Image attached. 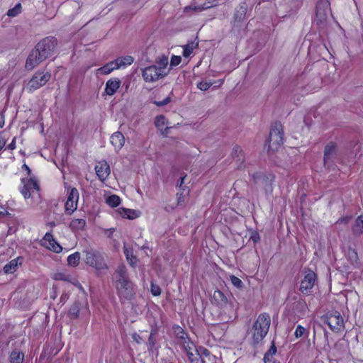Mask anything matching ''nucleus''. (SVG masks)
<instances>
[{"mask_svg":"<svg viewBox=\"0 0 363 363\" xmlns=\"http://www.w3.org/2000/svg\"><path fill=\"white\" fill-rule=\"evenodd\" d=\"M57 43V40L55 37L49 36L42 39L28 55L26 62V67L28 69H33L43 61L50 57L54 52Z\"/></svg>","mask_w":363,"mask_h":363,"instance_id":"f257e3e1","label":"nucleus"},{"mask_svg":"<svg viewBox=\"0 0 363 363\" xmlns=\"http://www.w3.org/2000/svg\"><path fill=\"white\" fill-rule=\"evenodd\" d=\"M271 324L270 316L267 313H260L250 330L251 344L257 347L262 342L269 332Z\"/></svg>","mask_w":363,"mask_h":363,"instance_id":"f03ea898","label":"nucleus"},{"mask_svg":"<svg viewBox=\"0 0 363 363\" xmlns=\"http://www.w3.org/2000/svg\"><path fill=\"white\" fill-rule=\"evenodd\" d=\"M21 183L18 189L23 198L26 200H34V203L38 204L41 200V196L40 184L36 177L21 178Z\"/></svg>","mask_w":363,"mask_h":363,"instance_id":"7ed1b4c3","label":"nucleus"},{"mask_svg":"<svg viewBox=\"0 0 363 363\" xmlns=\"http://www.w3.org/2000/svg\"><path fill=\"white\" fill-rule=\"evenodd\" d=\"M116 273L118 275L117 286L118 295L126 300L132 299L135 295L133 284L128 278L125 267L119 266Z\"/></svg>","mask_w":363,"mask_h":363,"instance_id":"20e7f679","label":"nucleus"},{"mask_svg":"<svg viewBox=\"0 0 363 363\" xmlns=\"http://www.w3.org/2000/svg\"><path fill=\"white\" fill-rule=\"evenodd\" d=\"M330 13H331L330 0H319L315 7L314 23L320 30H323L326 28L328 16Z\"/></svg>","mask_w":363,"mask_h":363,"instance_id":"39448f33","label":"nucleus"},{"mask_svg":"<svg viewBox=\"0 0 363 363\" xmlns=\"http://www.w3.org/2000/svg\"><path fill=\"white\" fill-rule=\"evenodd\" d=\"M85 263L98 270L107 269L104 256L100 251L89 248L83 251Z\"/></svg>","mask_w":363,"mask_h":363,"instance_id":"423d86ee","label":"nucleus"},{"mask_svg":"<svg viewBox=\"0 0 363 363\" xmlns=\"http://www.w3.org/2000/svg\"><path fill=\"white\" fill-rule=\"evenodd\" d=\"M253 182L262 186L267 193L272 192L275 176L269 172H258L250 174Z\"/></svg>","mask_w":363,"mask_h":363,"instance_id":"0eeeda50","label":"nucleus"},{"mask_svg":"<svg viewBox=\"0 0 363 363\" xmlns=\"http://www.w3.org/2000/svg\"><path fill=\"white\" fill-rule=\"evenodd\" d=\"M79 194L77 188H67V196L65 203V213L67 216H71L77 209Z\"/></svg>","mask_w":363,"mask_h":363,"instance_id":"6e6552de","label":"nucleus"},{"mask_svg":"<svg viewBox=\"0 0 363 363\" xmlns=\"http://www.w3.org/2000/svg\"><path fill=\"white\" fill-rule=\"evenodd\" d=\"M50 78L51 74L49 72L39 70L33 75L29 81L28 89L30 91H33L44 86Z\"/></svg>","mask_w":363,"mask_h":363,"instance_id":"1a4fd4ad","label":"nucleus"},{"mask_svg":"<svg viewBox=\"0 0 363 363\" xmlns=\"http://www.w3.org/2000/svg\"><path fill=\"white\" fill-rule=\"evenodd\" d=\"M304 277L301 281L299 290L302 294L308 295L312 292V289L317 279L315 273L310 269H305Z\"/></svg>","mask_w":363,"mask_h":363,"instance_id":"9d476101","label":"nucleus"},{"mask_svg":"<svg viewBox=\"0 0 363 363\" xmlns=\"http://www.w3.org/2000/svg\"><path fill=\"white\" fill-rule=\"evenodd\" d=\"M337 145L334 142H330L325 145L323 156L325 167L328 169L333 168L335 160L337 158Z\"/></svg>","mask_w":363,"mask_h":363,"instance_id":"9b49d317","label":"nucleus"},{"mask_svg":"<svg viewBox=\"0 0 363 363\" xmlns=\"http://www.w3.org/2000/svg\"><path fill=\"white\" fill-rule=\"evenodd\" d=\"M326 323L335 333H338L344 328L343 318L337 311H330L326 314Z\"/></svg>","mask_w":363,"mask_h":363,"instance_id":"f8f14e48","label":"nucleus"},{"mask_svg":"<svg viewBox=\"0 0 363 363\" xmlns=\"http://www.w3.org/2000/svg\"><path fill=\"white\" fill-rule=\"evenodd\" d=\"M42 245L46 247L54 252L59 253L62 251V247L56 242L50 232L45 233L42 240Z\"/></svg>","mask_w":363,"mask_h":363,"instance_id":"ddd939ff","label":"nucleus"},{"mask_svg":"<svg viewBox=\"0 0 363 363\" xmlns=\"http://www.w3.org/2000/svg\"><path fill=\"white\" fill-rule=\"evenodd\" d=\"M95 171L99 179L103 182L111 173L110 166L106 160L98 162L95 166Z\"/></svg>","mask_w":363,"mask_h":363,"instance_id":"4468645a","label":"nucleus"},{"mask_svg":"<svg viewBox=\"0 0 363 363\" xmlns=\"http://www.w3.org/2000/svg\"><path fill=\"white\" fill-rule=\"evenodd\" d=\"M181 345H182L184 350L186 352L189 361L192 363H198L201 356L194 348L193 342L188 340Z\"/></svg>","mask_w":363,"mask_h":363,"instance_id":"2eb2a0df","label":"nucleus"},{"mask_svg":"<svg viewBox=\"0 0 363 363\" xmlns=\"http://www.w3.org/2000/svg\"><path fill=\"white\" fill-rule=\"evenodd\" d=\"M143 77L145 82H155L159 79V69L156 66H150L143 69Z\"/></svg>","mask_w":363,"mask_h":363,"instance_id":"dca6fc26","label":"nucleus"},{"mask_svg":"<svg viewBox=\"0 0 363 363\" xmlns=\"http://www.w3.org/2000/svg\"><path fill=\"white\" fill-rule=\"evenodd\" d=\"M121 81L118 78H111L105 85L104 93L108 96H113L119 89Z\"/></svg>","mask_w":363,"mask_h":363,"instance_id":"f3484780","label":"nucleus"},{"mask_svg":"<svg viewBox=\"0 0 363 363\" xmlns=\"http://www.w3.org/2000/svg\"><path fill=\"white\" fill-rule=\"evenodd\" d=\"M247 4L246 2H241L239 6L235 9L234 16H233V22L235 24L236 23H239L242 22L247 13Z\"/></svg>","mask_w":363,"mask_h":363,"instance_id":"a211bd4d","label":"nucleus"},{"mask_svg":"<svg viewBox=\"0 0 363 363\" xmlns=\"http://www.w3.org/2000/svg\"><path fill=\"white\" fill-rule=\"evenodd\" d=\"M231 155L233 160L235 161L236 164H238V169L245 167V166L243 165V162L245 161V156L240 146L235 145L233 147Z\"/></svg>","mask_w":363,"mask_h":363,"instance_id":"6ab92c4d","label":"nucleus"},{"mask_svg":"<svg viewBox=\"0 0 363 363\" xmlns=\"http://www.w3.org/2000/svg\"><path fill=\"white\" fill-rule=\"evenodd\" d=\"M284 135H269L268 151H277L284 143Z\"/></svg>","mask_w":363,"mask_h":363,"instance_id":"aec40b11","label":"nucleus"},{"mask_svg":"<svg viewBox=\"0 0 363 363\" xmlns=\"http://www.w3.org/2000/svg\"><path fill=\"white\" fill-rule=\"evenodd\" d=\"M110 141L115 150L118 151L125 144V138L121 132L118 131L111 135Z\"/></svg>","mask_w":363,"mask_h":363,"instance_id":"412c9836","label":"nucleus"},{"mask_svg":"<svg viewBox=\"0 0 363 363\" xmlns=\"http://www.w3.org/2000/svg\"><path fill=\"white\" fill-rule=\"evenodd\" d=\"M23 258L18 257L16 259H11L4 267V271L6 274L13 273L16 271L18 266H21Z\"/></svg>","mask_w":363,"mask_h":363,"instance_id":"4be33fe9","label":"nucleus"},{"mask_svg":"<svg viewBox=\"0 0 363 363\" xmlns=\"http://www.w3.org/2000/svg\"><path fill=\"white\" fill-rule=\"evenodd\" d=\"M86 225V221L84 218H74L69 223V228L72 232L84 230Z\"/></svg>","mask_w":363,"mask_h":363,"instance_id":"5701e85b","label":"nucleus"},{"mask_svg":"<svg viewBox=\"0 0 363 363\" xmlns=\"http://www.w3.org/2000/svg\"><path fill=\"white\" fill-rule=\"evenodd\" d=\"M218 1V0H208L206 2L200 6H189L185 8V11L194 10L197 12H201L203 10H206L208 9L217 6Z\"/></svg>","mask_w":363,"mask_h":363,"instance_id":"b1692460","label":"nucleus"},{"mask_svg":"<svg viewBox=\"0 0 363 363\" xmlns=\"http://www.w3.org/2000/svg\"><path fill=\"white\" fill-rule=\"evenodd\" d=\"M172 330L179 344L189 340L187 337V334L181 326L178 325H174L172 326Z\"/></svg>","mask_w":363,"mask_h":363,"instance_id":"393cba45","label":"nucleus"},{"mask_svg":"<svg viewBox=\"0 0 363 363\" xmlns=\"http://www.w3.org/2000/svg\"><path fill=\"white\" fill-rule=\"evenodd\" d=\"M213 298L216 303L220 307L226 306L228 301L227 296L220 290H216L214 291Z\"/></svg>","mask_w":363,"mask_h":363,"instance_id":"a878e982","label":"nucleus"},{"mask_svg":"<svg viewBox=\"0 0 363 363\" xmlns=\"http://www.w3.org/2000/svg\"><path fill=\"white\" fill-rule=\"evenodd\" d=\"M118 66L117 65V62H116V60L111 61L106 65H104L103 67L98 69V72L101 73L102 74H108L111 72H113L115 69H118Z\"/></svg>","mask_w":363,"mask_h":363,"instance_id":"bb28decb","label":"nucleus"},{"mask_svg":"<svg viewBox=\"0 0 363 363\" xmlns=\"http://www.w3.org/2000/svg\"><path fill=\"white\" fill-rule=\"evenodd\" d=\"M118 212L123 218L130 220L135 219L138 216V213L136 211L124 207L119 208Z\"/></svg>","mask_w":363,"mask_h":363,"instance_id":"cd10ccee","label":"nucleus"},{"mask_svg":"<svg viewBox=\"0 0 363 363\" xmlns=\"http://www.w3.org/2000/svg\"><path fill=\"white\" fill-rule=\"evenodd\" d=\"M353 234L360 235L363 233V215H360L355 220L352 226Z\"/></svg>","mask_w":363,"mask_h":363,"instance_id":"c85d7f7f","label":"nucleus"},{"mask_svg":"<svg viewBox=\"0 0 363 363\" xmlns=\"http://www.w3.org/2000/svg\"><path fill=\"white\" fill-rule=\"evenodd\" d=\"M124 253L128 264L131 267H135L137 265L139 260L137 258V257L134 255L133 250L125 248L124 250Z\"/></svg>","mask_w":363,"mask_h":363,"instance_id":"c756f323","label":"nucleus"},{"mask_svg":"<svg viewBox=\"0 0 363 363\" xmlns=\"http://www.w3.org/2000/svg\"><path fill=\"white\" fill-rule=\"evenodd\" d=\"M116 62H117V65L118 66L119 69L132 65V63L134 62V58L132 56L126 55L116 58Z\"/></svg>","mask_w":363,"mask_h":363,"instance_id":"7c9ffc66","label":"nucleus"},{"mask_svg":"<svg viewBox=\"0 0 363 363\" xmlns=\"http://www.w3.org/2000/svg\"><path fill=\"white\" fill-rule=\"evenodd\" d=\"M301 6V1L299 0H289L285 4V9H287L288 7H290V10L289 11V15L296 13L299 9Z\"/></svg>","mask_w":363,"mask_h":363,"instance_id":"2f4dec72","label":"nucleus"},{"mask_svg":"<svg viewBox=\"0 0 363 363\" xmlns=\"http://www.w3.org/2000/svg\"><path fill=\"white\" fill-rule=\"evenodd\" d=\"M11 363H23L24 354L19 350H13L9 356Z\"/></svg>","mask_w":363,"mask_h":363,"instance_id":"473e14b6","label":"nucleus"},{"mask_svg":"<svg viewBox=\"0 0 363 363\" xmlns=\"http://www.w3.org/2000/svg\"><path fill=\"white\" fill-rule=\"evenodd\" d=\"M199 45V43H195L194 41H190L186 45L183 46V56L184 57H189L194 48H196Z\"/></svg>","mask_w":363,"mask_h":363,"instance_id":"72a5a7b5","label":"nucleus"},{"mask_svg":"<svg viewBox=\"0 0 363 363\" xmlns=\"http://www.w3.org/2000/svg\"><path fill=\"white\" fill-rule=\"evenodd\" d=\"M284 135L283 126L281 122H274L270 129L269 135Z\"/></svg>","mask_w":363,"mask_h":363,"instance_id":"f704fd0d","label":"nucleus"},{"mask_svg":"<svg viewBox=\"0 0 363 363\" xmlns=\"http://www.w3.org/2000/svg\"><path fill=\"white\" fill-rule=\"evenodd\" d=\"M80 312V307L78 303H74L69 308L67 315L70 319L75 320L78 318Z\"/></svg>","mask_w":363,"mask_h":363,"instance_id":"c9c22d12","label":"nucleus"},{"mask_svg":"<svg viewBox=\"0 0 363 363\" xmlns=\"http://www.w3.org/2000/svg\"><path fill=\"white\" fill-rule=\"evenodd\" d=\"M168 57L162 55L160 57V78L168 74L169 69L167 68Z\"/></svg>","mask_w":363,"mask_h":363,"instance_id":"e433bc0d","label":"nucleus"},{"mask_svg":"<svg viewBox=\"0 0 363 363\" xmlns=\"http://www.w3.org/2000/svg\"><path fill=\"white\" fill-rule=\"evenodd\" d=\"M80 253L75 252L67 257V264L71 267H77L79 264Z\"/></svg>","mask_w":363,"mask_h":363,"instance_id":"4c0bfd02","label":"nucleus"},{"mask_svg":"<svg viewBox=\"0 0 363 363\" xmlns=\"http://www.w3.org/2000/svg\"><path fill=\"white\" fill-rule=\"evenodd\" d=\"M121 202V198L116 194L111 195L106 199V203L112 208L118 207Z\"/></svg>","mask_w":363,"mask_h":363,"instance_id":"58836bf2","label":"nucleus"},{"mask_svg":"<svg viewBox=\"0 0 363 363\" xmlns=\"http://www.w3.org/2000/svg\"><path fill=\"white\" fill-rule=\"evenodd\" d=\"M277 351V349L274 344V342H272L271 347L267 350V352L264 354L263 360L268 361V360L274 359L273 355H274L276 354Z\"/></svg>","mask_w":363,"mask_h":363,"instance_id":"ea45409f","label":"nucleus"},{"mask_svg":"<svg viewBox=\"0 0 363 363\" xmlns=\"http://www.w3.org/2000/svg\"><path fill=\"white\" fill-rule=\"evenodd\" d=\"M160 127L162 125L169 124L167 121L166 120V118L162 115H160ZM173 127L174 126H167L164 130H162L160 128V134L164 137H167V135L169 133V130L172 129Z\"/></svg>","mask_w":363,"mask_h":363,"instance_id":"a19ab883","label":"nucleus"},{"mask_svg":"<svg viewBox=\"0 0 363 363\" xmlns=\"http://www.w3.org/2000/svg\"><path fill=\"white\" fill-rule=\"evenodd\" d=\"M21 4L18 3L13 8L9 9L7 15L10 17H15L21 13Z\"/></svg>","mask_w":363,"mask_h":363,"instance_id":"79ce46f5","label":"nucleus"},{"mask_svg":"<svg viewBox=\"0 0 363 363\" xmlns=\"http://www.w3.org/2000/svg\"><path fill=\"white\" fill-rule=\"evenodd\" d=\"M189 190H187L186 191L185 189H182V191H179L177 193V205H182L184 203L185 198L189 194Z\"/></svg>","mask_w":363,"mask_h":363,"instance_id":"37998d69","label":"nucleus"},{"mask_svg":"<svg viewBox=\"0 0 363 363\" xmlns=\"http://www.w3.org/2000/svg\"><path fill=\"white\" fill-rule=\"evenodd\" d=\"M182 61V57L177 55H172L170 60V65L168 69H172L174 67L180 64Z\"/></svg>","mask_w":363,"mask_h":363,"instance_id":"c03bdc74","label":"nucleus"},{"mask_svg":"<svg viewBox=\"0 0 363 363\" xmlns=\"http://www.w3.org/2000/svg\"><path fill=\"white\" fill-rule=\"evenodd\" d=\"M230 281L233 286L238 289H241L243 286L241 279L234 275L230 276Z\"/></svg>","mask_w":363,"mask_h":363,"instance_id":"a18cd8bd","label":"nucleus"},{"mask_svg":"<svg viewBox=\"0 0 363 363\" xmlns=\"http://www.w3.org/2000/svg\"><path fill=\"white\" fill-rule=\"evenodd\" d=\"M213 85V83L211 82H200L197 84V88L199 89L201 91H206L208 90L211 86Z\"/></svg>","mask_w":363,"mask_h":363,"instance_id":"49530a36","label":"nucleus"},{"mask_svg":"<svg viewBox=\"0 0 363 363\" xmlns=\"http://www.w3.org/2000/svg\"><path fill=\"white\" fill-rule=\"evenodd\" d=\"M152 333L150 334L149 337V350L154 354L156 353V356L158 354L157 349L155 347V343L152 341Z\"/></svg>","mask_w":363,"mask_h":363,"instance_id":"de8ad7c7","label":"nucleus"},{"mask_svg":"<svg viewBox=\"0 0 363 363\" xmlns=\"http://www.w3.org/2000/svg\"><path fill=\"white\" fill-rule=\"evenodd\" d=\"M306 332V328L301 325H297L294 333V335L296 338L301 337Z\"/></svg>","mask_w":363,"mask_h":363,"instance_id":"09e8293b","label":"nucleus"},{"mask_svg":"<svg viewBox=\"0 0 363 363\" xmlns=\"http://www.w3.org/2000/svg\"><path fill=\"white\" fill-rule=\"evenodd\" d=\"M186 175L184 176H182L179 177V179L177 180L178 183H177V186L179 188V191H182V189H186V191L188 189V187L186 186H184V179H186Z\"/></svg>","mask_w":363,"mask_h":363,"instance_id":"8fccbe9b","label":"nucleus"},{"mask_svg":"<svg viewBox=\"0 0 363 363\" xmlns=\"http://www.w3.org/2000/svg\"><path fill=\"white\" fill-rule=\"evenodd\" d=\"M250 239L251 240H252V242L254 243H257V242H259L260 240V237H259L258 232H257V231L252 232L250 237Z\"/></svg>","mask_w":363,"mask_h":363,"instance_id":"3c124183","label":"nucleus"},{"mask_svg":"<svg viewBox=\"0 0 363 363\" xmlns=\"http://www.w3.org/2000/svg\"><path fill=\"white\" fill-rule=\"evenodd\" d=\"M352 216H346L340 218L337 223L347 224L349 223V221L352 219Z\"/></svg>","mask_w":363,"mask_h":363,"instance_id":"603ef678","label":"nucleus"},{"mask_svg":"<svg viewBox=\"0 0 363 363\" xmlns=\"http://www.w3.org/2000/svg\"><path fill=\"white\" fill-rule=\"evenodd\" d=\"M54 279L55 280H61V281H67V277L63 273H57L55 274Z\"/></svg>","mask_w":363,"mask_h":363,"instance_id":"864d4df0","label":"nucleus"},{"mask_svg":"<svg viewBox=\"0 0 363 363\" xmlns=\"http://www.w3.org/2000/svg\"><path fill=\"white\" fill-rule=\"evenodd\" d=\"M151 291L154 296H159V286L153 284L151 283Z\"/></svg>","mask_w":363,"mask_h":363,"instance_id":"5fc2aeb1","label":"nucleus"},{"mask_svg":"<svg viewBox=\"0 0 363 363\" xmlns=\"http://www.w3.org/2000/svg\"><path fill=\"white\" fill-rule=\"evenodd\" d=\"M22 170H25L27 173V176L30 177L31 176V169L24 162L21 166Z\"/></svg>","mask_w":363,"mask_h":363,"instance_id":"6e6d98bb","label":"nucleus"},{"mask_svg":"<svg viewBox=\"0 0 363 363\" xmlns=\"http://www.w3.org/2000/svg\"><path fill=\"white\" fill-rule=\"evenodd\" d=\"M16 138L14 137L12 140V141L7 146V149L10 150H13L16 149Z\"/></svg>","mask_w":363,"mask_h":363,"instance_id":"4d7b16f0","label":"nucleus"},{"mask_svg":"<svg viewBox=\"0 0 363 363\" xmlns=\"http://www.w3.org/2000/svg\"><path fill=\"white\" fill-rule=\"evenodd\" d=\"M171 101V97L169 96H167L163 100L160 101V106L168 104Z\"/></svg>","mask_w":363,"mask_h":363,"instance_id":"13d9d810","label":"nucleus"},{"mask_svg":"<svg viewBox=\"0 0 363 363\" xmlns=\"http://www.w3.org/2000/svg\"><path fill=\"white\" fill-rule=\"evenodd\" d=\"M7 210L6 208L2 206V205H0V217H3L4 216H6L7 214Z\"/></svg>","mask_w":363,"mask_h":363,"instance_id":"bf43d9fd","label":"nucleus"},{"mask_svg":"<svg viewBox=\"0 0 363 363\" xmlns=\"http://www.w3.org/2000/svg\"><path fill=\"white\" fill-rule=\"evenodd\" d=\"M5 124L4 116L3 114L0 115V128H2Z\"/></svg>","mask_w":363,"mask_h":363,"instance_id":"052dcab7","label":"nucleus"},{"mask_svg":"<svg viewBox=\"0 0 363 363\" xmlns=\"http://www.w3.org/2000/svg\"><path fill=\"white\" fill-rule=\"evenodd\" d=\"M297 306H298L301 308H306V304L303 301H298L297 302Z\"/></svg>","mask_w":363,"mask_h":363,"instance_id":"680f3d73","label":"nucleus"},{"mask_svg":"<svg viewBox=\"0 0 363 363\" xmlns=\"http://www.w3.org/2000/svg\"><path fill=\"white\" fill-rule=\"evenodd\" d=\"M154 124L156 128H159V116L155 117Z\"/></svg>","mask_w":363,"mask_h":363,"instance_id":"e2e57ef3","label":"nucleus"},{"mask_svg":"<svg viewBox=\"0 0 363 363\" xmlns=\"http://www.w3.org/2000/svg\"><path fill=\"white\" fill-rule=\"evenodd\" d=\"M264 363H280L279 362H277L274 359L268 360V361H264Z\"/></svg>","mask_w":363,"mask_h":363,"instance_id":"0e129e2a","label":"nucleus"},{"mask_svg":"<svg viewBox=\"0 0 363 363\" xmlns=\"http://www.w3.org/2000/svg\"><path fill=\"white\" fill-rule=\"evenodd\" d=\"M324 337H325L326 339V341L328 342V332L327 330H325L324 331Z\"/></svg>","mask_w":363,"mask_h":363,"instance_id":"69168bd1","label":"nucleus"},{"mask_svg":"<svg viewBox=\"0 0 363 363\" xmlns=\"http://www.w3.org/2000/svg\"><path fill=\"white\" fill-rule=\"evenodd\" d=\"M203 354L208 355L209 351L207 349H203Z\"/></svg>","mask_w":363,"mask_h":363,"instance_id":"338daca9","label":"nucleus"},{"mask_svg":"<svg viewBox=\"0 0 363 363\" xmlns=\"http://www.w3.org/2000/svg\"><path fill=\"white\" fill-rule=\"evenodd\" d=\"M162 363H174L172 362H168L167 359H162Z\"/></svg>","mask_w":363,"mask_h":363,"instance_id":"774afa93","label":"nucleus"}]
</instances>
